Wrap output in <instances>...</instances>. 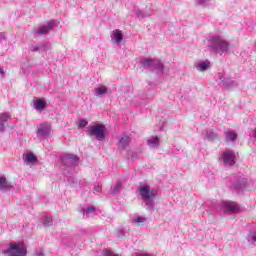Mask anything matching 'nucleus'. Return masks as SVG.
Returning a JSON list of instances; mask_svg holds the SVG:
<instances>
[{"label":"nucleus","mask_w":256,"mask_h":256,"mask_svg":"<svg viewBox=\"0 0 256 256\" xmlns=\"http://www.w3.org/2000/svg\"><path fill=\"white\" fill-rule=\"evenodd\" d=\"M110 37L114 45H121V42L123 41V32L119 29L113 30Z\"/></svg>","instance_id":"nucleus-11"},{"label":"nucleus","mask_w":256,"mask_h":256,"mask_svg":"<svg viewBox=\"0 0 256 256\" xmlns=\"http://www.w3.org/2000/svg\"><path fill=\"white\" fill-rule=\"evenodd\" d=\"M208 47L218 55H227L231 49V44L223 36L213 35L208 39Z\"/></svg>","instance_id":"nucleus-1"},{"label":"nucleus","mask_w":256,"mask_h":256,"mask_svg":"<svg viewBox=\"0 0 256 256\" xmlns=\"http://www.w3.org/2000/svg\"><path fill=\"white\" fill-rule=\"evenodd\" d=\"M62 163L65 167H77L79 165V157L74 154H64L62 156Z\"/></svg>","instance_id":"nucleus-9"},{"label":"nucleus","mask_w":256,"mask_h":256,"mask_svg":"<svg viewBox=\"0 0 256 256\" xmlns=\"http://www.w3.org/2000/svg\"><path fill=\"white\" fill-rule=\"evenodd\" d=\"M147 145L151 149H155V148L159 147V145H161V140L157 136H151L147 140Z\"/></svg>","instance_id":"nucleus-15"},{"label":"nucleus","mask_w":256,"mask_h":256,"mask_svg":"<svg viewBox=\"0 0 256 256\" xmlns=\"http://www.w3.org/2000/svg\"><path fill=\"white\" fill-rule=\"evenodd\" d=\"M45 107H47V102H45L44 100L38 99L34 102V108L37 109V111H43Z\"/></svg>","instance_id":"nucleus-20"},{"label":"nucleus","mask_w":256,"mask_h":256,"mask_svg":"<svg viewBox=\"0 0 256 256\" xmlns=\"http://www.w3.org/2000/svg\"><path fill=\"white\" fill-rule=\"evenodd\" d=\"M4 255L26 256L27 249L22 243L11 242L9 248L3 250Z\"/></svg>","instance_id":"nucleus-5"},{"label":"nucleus","mask_w":256,"mask_h":256,"mask_svg":"<svg viewBox=\"0 0 256 256\" xmlns=\"http://www.w3.org/2000/svg\"><path fill=\"white\" fill-rule=\"evenodd\" d=\"M13 189V185L7 181V178L0 177V191L2 193H7V191H11Z\"/></svg>","instance_id":"nucleus-12"},{"label":"nucleus","mask_w":256,"mask_h":256,"mask_svg":"<svg viewBox=\"0 0 256 256\" xmlns=\"http://www.w3.org/2000/svg\"><path fill=\"white\" fill-rule=\"evenodd\" d=\"M5 39H7V37L5 36V33L1 32L0 33V41H5Z\"/></svg>","instance_id":"nucleus-38"},{"label":"nucleus","mask_w":256,"mask_h":256,"mask_svg":"<svg viewBox=\"0 0 256 256\" xmlns=\"http://www.w3.org/2000/svg\"><path fill=\"white\" fill-rule=\"evenodd\" d=\"M136 17L141 19L143 17H151V12H144L143 10H136Z\"/></svg>","instance_id":"nucleus-24"},{"label":"nucleus","mask_w":256,"mask_h":256,"mask_svg":"<svg viewBox=\"0 0 256 256\" xmlns=\"http://www.w3.org/2000/svg\"><path fill=\"white\" fill-rule=\"evenodd\" d=\"M107 127L103 124H95L88 128L86 135L88 137H95L97 141H105Z\"/></svg>","instance_id":"nucleus-3"},{"label":"nucleus","mask_w":256,"mask_h":256,"mask_svg":"<svg viewBox=\"0 0 256 256\" xmlns=\"http://www.w3.org/2000/svg\"><path fill=\"white\" fill-rule=\"evenodd\" d=\"M68 183L72 185V187H75L77 185V180H75L73 177L68 178Z\"/></svg>","instance_id":"nucleus-34"},{"label":"nucleus","mask_w":256,"mask_h":256,"mask_svg":"<svg viewBox=\"0 0 256 256\" xmlns=\"http://www.w3.org/2000/svg\"><path fill=\"white\" fill-rule=\"evenodd\" d=\"M87 125H89V122L87 120H85V119H81L78 122V126L81 127V128L87 127Z\"/></svg>","instance_id":"nucleus-33"},{"label":"nucleus","mask_w":256,"mask_h":256,"mask_svg":"<svg viewBox=\"0 0 256 256\" xmlns=\"http://www.w3.org/2000/svg\"><path fill=\"white\" fill-rule=\"evenodd\" d=\"M103 253L106 256H118L117 254H113L110 250H104Z\"/></svg>","instance_id":"nucleus-36"},{"label":"nucleus","mask_w":256,"mask_h":256,"mask_svg":"<svg viewBox=\"0 0 256 256\" xmlns=\"http://www.w3.org/2000/svg\"><path fill=\"white\" fill-rule=\"evenodd\" d=\"M210 67H211V61L209 60L201 61L196 64V69L197 71H200V72L207 71V69H209Z\"/></svg>","instance_id":"nucleus-16"},{"label":"nucleus","mask_w":256,"mask_h":256,"mask_svg":"<svg viewBox=\"0 0 256 256\" xmlns=\"http://www.w3.org/2000/svg\"><path fill=\"white\" fill-rule=\"evenodd\" d=\"M219 137V134L217 133V130H208L206 131V138L208 141H215Z\"/></svg>","instance_id":"nucleus-19"},{"label":"nucleus","mask_w":256,"mask_h":256,"mask_svg":"<svg viewBox=\"0 0 256 256\" xmlns=\"http://www.w3.org/2000/svg\"><path fill=\"white\" fill-rule=\"evenodd\" d=\"M233 188L237 189V191H241V189L245 188V182L235 183V184H233Z\"/></svg>","instance_id":"nucleus-32"},{"label":"nucleus","mask_w":256,"mask_h":256,"mask_svg":"<svg viewBox=\"0 0 256 256\" xmlns=\"http://www.w3.org/2000/svg\"><path fill=\"white\" fill-rule=\"evenodd\" d=\"M131 144V137L128 135H122L118 141V147L119 149H127L129 145Z\"/></svg>","instance_id":"nucleus-13"},{"label":"nucleus","mask_w":256,"mask_h":256,"mask_svg":"<svg viewBox=\"0 0 256 256\" xmlns=\"http://www.w3.org/2000/svg\"><path fill=\"white\" fill-rule=\"evenodd\" d=\"M9 117L7 113L0 114V131H5V123H7Z\"/></svg>","instance_id":"nucleus-18"},{"label":"nucleus","mask_w":256,"mask_h":256,"mask_svg":"<svg viewBox=\"0 0 256 256\" xmlns=\"http://www.w3.org/2000/svg\"><path fill=\"white\" fill-rule=\"evenodd\" d=\"M59 25V22L57 20H51L47 23L46 26H41L38 29H33V35L34 37H39L41 35H47L49 31L55 29Z\"/></svg>","instance_id":"nucleus-6"},{"label":"nucleus","mask_w":256,"mask_h":256,"mask_svg":"<svg viewBox=\"0 0 256 256\" xmlns=\"http://www.w3.org/2000/svg\"><path fill=\"white\" fill-rule=\"evenodd\" d=\"M29 51H32L33 53H37V52L42 53L41 52V45L40 44L31 45L29 47Z\"/></svg>","instance_id":"nucleus-27"},{"label":"nucleus","mask_w":256,"mask_h":256,"mask_svg":"<svg viewBox=\"0 0 256 256\" xmlns=\"http://www.w3.org/2000/svg\"><path fill=\"white\" fill-rule=\"evenodd\" d=\"M210 0H196L197 5H200L201 7H207L209 5Z\"/></svg>","instance_id":"nucleus-31"},{"label":"nucleus","mask_w":256,"mask_h":256,"mask_svg":"<svg viewBox=\"0 0 256 256\" xmlns=\"http://www.w3.org/2000/svg\"><path fill=\"white\" fill-rule=\"evenodd\" d=\"M142 67L148 69L149 71H156L157 75H163V63L159 60H154L151 58H144L141 61Z\"/></svg>","instance_id":"nucleus-4"},{"label":"nucleus","mask_w":256,"mask_h":256,"mask_svg":"<svg viewBox=\"0 0 256 256\" xmlns=\"http://www.w3.org/2000/svg\"><path fill=\"white\" fill-rule=\"evenodd\" d=\"M121 187H123V184L121 182H117L116 185L111 189L110 195H117V193H119L121 190Z\"/></svg>","instance_id":"nucleus-23"},{"label":"nucleus","mask_w":256,"mask_h":256,"mask_svg":"<svg viewBox=\"0 0 256 256\" xmlns=\"http://www.w3.org/2000/svg\"><path fill=\"white\" fill-rule=\"evenodd\" d=\"M133 221H134V223L139 225L140 223H145L147 221V218L143 217V216H138Z\"/></svg>","instance_id":"nucleus-29"},{"label":"nucleus","mask_w":256,"mask_h":256,"mask_svg":"<svg viewBox=\"0 0 256 256\" xmlns=\"http://www.w3.org/2000/svg\"><path fill=\"white\" fill-rule=\"evenodd\" d=\"M222 81H223V85H225V87H235L237 85V82H235L231 79H225Z\"/></svg>","instance_id":"nucleus-25"},{"label":"nucleus","mask_w":256,"mask_h":256,"mask_svg":"<svg viewBox=\"0 0 256 256\" xmlns=\"http://www.w3.org/2000/svg\"><path fill=\"white\" fill-rule=\"evenodd\" d=\"M44 227H51L53 225V219L51 217H46L43 221Z\"/></svg>","instance_id":"nucleus-28"},{"label":"nucleus","mask_w":256,"mask_h":256,"mask_svg":"<svg viewBox=\"0 0 256 256\" xmlns=\"http://www.w3.org/2000/svg\"><path fill=\"white\" fill-rule=\"evenodd\" d=\"M254 139H255V141H256V128H255V130H254Z\"/></svg>","instance_id":"nucleus-40"},{"label":"nucleus","mask_w":256,"mask_h":256,"mask_svg":"<svg viewBox=\"0 0 256 256\" xmlns=\"http://www.w3.org/2000/svg\"><path fill=\"white\" fill-rule=\"evenodd\" d=\"M226 141H236L237 140V133L234 131L225 132Z\"/></svg>","instance_id":"nucleus-21"},{"label":"nucleus","mask_w":256,"mask_h":256,"mask_svg":"<svg viewBox=\"0 0 256 256\" xmlns=\"http://www.w3.org/2000/svg\"><path fill=\"white\" fill-rule=\"evenodd\" d=\"M94 191L96 193H101V191H102L101 186L99 184H95L94 185Z\"/></svg>","instance_id":"nucleus-35"},{"label":"nucleus","mask_w":256,"mask_h":256,"mask_svg":"<svg viewBox=\"0 0 256 256\" xmlns=\"http://www.w3.org/2000/svg\"><path fill=\"white\" fill-rule=\"evenodd\" d=\"M219 160L223 161L224 167H232V165H235V153L232 151H225L221 154Z\"/></svg>","instance_id":"nucleus-8"},{"label":"nucleus","mask_w":256,"mask_h":256,"mask_svg":"<svg viewBox=\"0 0 256 256\" xmlns=\"http://www.w3.org/2000/svg\"><path fill=\"white\" fill-rule=\"evenodd\" d=\"M138 191L143 203H145L147 211H154L155 199L157 198V190L151 189V186L149 185H141L138 188Z\"/></svg>","instance_id":"nucleus-2"},{"label":"nucleus","mask_w":256,"mask_h":256,"mask_svg":"<svg viewBox=\"0 0 256 256\" xmlns=\"http://www.w3.org/2000/svg\"><path fill=\"white\" fill-rule=\"evenodd\" d=\"M0 75L3 77L5 75V71H3V68L0 67Z\"/></svg>","instance_id":"nucleus-39"},{"label":"nucleus","mask_w":256,"mask_h":256,"mask_svg":"<svg viewBox=\"0 0 256 256\" xmlns=\"http://www.w3.org/2000/svg\"><path fill=\"white\" fill-rule=\"evenodd\" d=\"M82 213L84 217H95V213H97V208L93 206L82 208Z\"/></svg>","instance_id":"nucleus-17"},{"label":"nucleus","mask_w":256,"mask_h":256,"mask_svg":"<svg viewBox=\"0 0 256 256\" xmlns=\"http://www.w3.org/2000/svg\"><path fill=\"white\" fill-rule=\"evenodd\" d=\"M107 88L106 87H99L95 88V96L96 97H103L107 93Z\"/></svg>","instance_id":"nucleus-22"},{"label":"nucleus","mask_w":256,"mask_h":256,"mask_svg":"<svg viewBox=\"0 0 256 256\" xmlns=\"http://www.w3.org/2000/svg\"><path fill=\"white\" fill-rule=\"evenodd\" d=\"M247 239H248L249 243H255L256 242V232L248 234Z\"/></svg>","instance_id":"nucleus-30"},{"label":"nucleus","mask_w":256,"mask_h":256,"mask_svg":"<svg viewBox=\"0 0 256 256\" xmlns=\"http://www.w3.org/2000/svg\"><path fill=\"white\" fill-rule=\"evenodd\" d=\"M223 209L225 213H239L241 207L235 202H224Z\"/></svg>","instance_id":"nucleus-10"},{"label":"nucleus","mask_w":256,"mask_h":256,"mask_svg":"<svg viewBox=\"0 0 256 256\" xmlns=\"http://www.w3.org/2000/svg\"><path fill=\"white\" fill-rule=\"evenodd\" d=\"M23 161L24 163H27L28 165H33L37 163V156L33 154V152H28L26 154H23Z\"/></svg>","instance_id":"nucleus-14"},{"label":"nucleus","mask_w":256,"mask_h":256,"mask_svg":"<svg viewBox=\"0 0 256 256\" xmlns=\"http://www.w3.org/2000/svg\"><path fill=\"white\" fill-rule=\"evenodd\" d=\"M37 138L39 141H43V139H47L49 135H51V125L47 123H42L37 128Z\"/></svg>","instance_id":"nucleus-7"},{"label":"nucleus","mask_w":256,"mask_h":256,"mask_svg":"<svg viewBox=\"0 0 256 256\" xmlns=\"http://www.w3.org/2000/svg\"><path fill=\"white\" fill-rule=\"evenodd\" d=\"M118 237H125V232H123V230H118V234H117Z\"/></svg>","instance_id":"nucleus-37"},{"label":"nucleus","mask_w":256,"mask_h":256,"mask_svg":"<svg viewBox=\"0 0 256 256\" xmlns=\"http://www.w3.org/2000/svg\"><path fill=\"white\" fill-rule=\"evenodd\" d=\"M49 50H51V43L46 42V43L40 44V51L42 53Z\"/></svg>","instance_id":"nucleus-26"}]
</instances>
